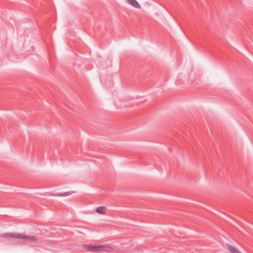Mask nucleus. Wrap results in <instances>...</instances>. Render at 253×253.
Here are the masks:
<instances>
[{
	"mask_svg": "<svg viewBox=\"0 0 253 253\" xmlns=\"http://www.w3.org/2000/svg\"><path fill=\"white\" fill-rule=\"evenodd\" d=\"M83 247V249L86 250V251L93 252H113L114 251V249L113 248L105 245L93 246L90 245H84Z\"/></svg>",
	"mask_w": 253,
	"mask_h": 253,
	"instance_id": "1",
	"label": "nucleus"
},
{
	"mask_svg": "<svg viewBox=\"0 0 253 253\" xmlns=\"http://www.w3.org/2000/svg\"><path fill=\"white\" fill-rule=\"evenodd\" d=\"M2 238H17L19 239L20 234H14V233H5L0 235Z\"/></svg>",
	"mask_w": 253,
	"mask_h": 253,
	"instance_id": "2",
	"label": "nucleus"
},
{
	"mask_svg": "<svg viewBox=\"0 0 253 253\" xmlns=\"http://www.w3.org/2000/svg\"><path fill=\"white\" fill-rule=\"evenodd\" d=\"M19 239H27L28 240H31L33 241H36L37 240V238L34 236H30V235H22L21 234H20Z\"/></svg>",
	"mask_w": 253,
	"mask_h": 253,
	"instance_id": "3",
	"label": "nucleus"
},
{
	"mask_svg": "<svg viewBox=\"0 0 253 253\" xmlns=\"http://www.w3.org/2000/svg\"><path fill=\"white\" fill-rule=\"evenodd\" d=\"M126 1L131 5V6L137 8H140L141 6L139 4V3L136 0H126Z\"/></svg>",
	"mask_w": 253,
	"mask_h": 253,
	"instance_id": "4",
	"label": "nucleus"
},
{
	"mask_svg": "<svg viewBox=\"0 0 253 253\" xmlns=\"http://www.w3.org/2000/svg\"><path fill=\"white\" fill-rule=\"evenodd\" d=\"M106 209V207L100 206L96 209V211L99 213L104 214L105 213Z\"/></svg>",
	"mask_w": 253,
	"mask_h": 253,
	"instance_id": "5",
	"label": "nucleus"
},
{
	"mask_svg": "<svg viewBox=\"0 0 253 253\" xmlns=\"http://www.w3.org/2000/svg\"><path fill=\"white\" fill-rule=\"evenodd\" d=\"M228 250L231 253H241L237 249L231 246H228Z\"/></svg>",
	"mask_w": 253,
	"mask_h": 253,
	"instance_id": "6",
	"label": "nucleus"
},
{
	"mask_svg": "<svg viewBox=\"0 0 253 253\" xmlns=\"http://www.w3.org/2000/svg\"><path fill=\"white\" fill-rule=\"evenodd\" d=\"M74 193H75V192H73V191L66 192L64 193H58V194H57V196H67L70 195Z\"/></svg>",
	"mask_w": 253,
	"mask_h": 253,
	"instance_id": "7",
	"label": "nucleus"
}]
</instances>
